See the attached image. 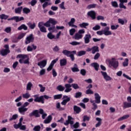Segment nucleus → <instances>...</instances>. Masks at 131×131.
Segmentation results:
<instances>
[{"instance_id":"obj_25","label":"nucleus","mask_w":131,"mask_h":131,"mask_svg":"<svg viewBox=\"0 0 131 131\" xmlns=\"http://www.w3.org/2000/svg\"><path fill=\"white\" fill-rule=\"evenodd\" d=\"M67 64V60H66V59L63 58V59H60V66H66Z\"/></svg>"},{"instance_id":"obj_5","label":"nucleus","mask_w":131,"mask_h":131,"mask_svg":"<svg viewBox=\"0 0 131 131\" xmlns=\"http://www.w3.org/2000/svg\"><path fill=\"white\" fill-rule=\"evenodd\" d=\"M62 54L64 55V56H67V57H70L71 58L72 61H74V55L71 53V51H69L67 50H64L62 51Z\"/></svg>"},{"instance_id":"obj_29","label":"nucleus","mask_w":131,"mask_h":131,"mask_svg":"<svg viewBox=\"0 0 131 131\" xmlns=\"http://www.w3.org/2000/svg\"><path fill=\"white\" fill-rule=\"evenodd\" d=\"M52 116L51 115L47 117V118L44 120V123L45 124L50 123V122L52 121Z\"/></svg>"},{"instance_id":"obj_53","label":"nucleus","mask_w":131,"mask_h":131,"mask_svg":"<svg viewBox=\"0 0 131 131\" xmlns=\"http://www.w3.org/2000/svg\"><path fill=\"white\" fill-rule=\"evenodd\" d=\"M100 29H101V26L98 25H96L93 28V30H94V31H97V30H100Z\"/></svg>"},{"instance_id":"obj_8","label":"nucleus","mask_w":131,"mask_h":131,"mask_svg":"<svg viewBox=\"0 0 131 131\" xmlns=\"http://www.w3.org/2000/svg\"><path fill=\"white\" fill-rule=\"evenodd\" d=\"M38 26L41 32H47V29L44 27L46 26V23H43L42 21H40L38 24Z\"/></svg>"},{"instance_id":"obj_48","label":"nucleus","mask_w":131,"mask_h":131,"mask_svg":"<svg viewBox=\"0 0 131 131\" xmlns=\"http://www.w3.org/2000/svg\"><path fill=\"white\" fill-rule=\"evenodd\" d=\"M74 23H75V18H72L68 23L69 26H71L72 25L74 24Z\"/></svg>"},{"instance_id":"obj_49","label":"nucleus","mask_w":131,"mask_h":131,"mask_svg":"<svg viewBox=\"0 0 131 131\" xmlns=\"http://www.w3.org/2000/svg\"><path fill=\"white\" fill-rule=\"evenodd\" d=\"M123 66L124 67H126V66H128V59L125 58V61L123 62Z\"/></svg>"},{"instance_id":"obj_6","label":"nucleus","mask_w":131,"mask_h":131,"mask_svg":"<svg viewBox=\"0 0 131 131\" xmlns=\"http://www.w3.org/2000/svg\"><path fill=\"white\" fill-rule=\"evenodd\" d=\"M74 123V118L72 117L69 116H68V120L66 121L64 123V125H69L70 124L71 126H72V124Z\"/></svg>"},{"instance_id":"obj_26","label":"nucleus","mask_w":131,"mask_h":131,"mask_svg":"<svg viewBox=\"0 0 131 131\" xmlns=\"http://www.w3.org/2000/svg\"><path fill=\"white\" fill-rule=\"evenodd\" d=\"M98 52H99V47L98 46H94L92 48V54H96Z\"/></svg>"},{"instance_id":"obj_28","label":"nucleus","mask_w":131,"mask_h":131,"mask_svg":"<svg viewBox=\"0 0 131 131\" xmlns=\"http://www.w3.org/2000/svg\"><path fill=\"white\" fill-rule=\"evenodd\" d=\"M123 108V109H126V108H131V102H124Z\"/></svg>"},{"instance_id":"obj_20","label":"nucleus","mask_w":131,"mask_h":131,"mask_svg":"<svg viewBox=\"0 0 131 131\" xmlns=\"http://www.w3.org/2000/svg\"><path fill=\"white\" fill-rule=\"evenodd\" d=\"M102 120L101 118H96V121H98V122L96 124L95 127H99V126H101V125L102 124Z\"/></svg>"},{"instance_id":"obj_21","label":"nucleus","mask_w":131,"mask_h":131,"mask_svg":"<svg viewBox=\"0 0 131 131\" xmlns=\"http://www.w3.org/2000/svg\"><path fill=\"white\" fill-rule=\"evenodd\" d=\"M36 46H35L34 45H32L31 46H29L27 47V50L28 52H32L33 50H36Z\"/></svg>"},{"instance_id":"obj_38","label":"nucleus","mask_w":131,"mask_h":131,"mask_svg":"<svg viewBox=\"0 0 131 131\" xmlns=\"http://www.w3.org/2000/svg\"><path fill=\"white\" fill-rule=\"evenodd\" d=\"M85 54H86V51L82 50L79 51L77 53V56L79 57H81V56H83V55H85Z\"/></svg>"},{"instance_id":"obj_15","label":"nucleus","mask_w":131,"mask_h":131,"mask_svg":"<svg viewBox=\"0 0 131 131\" xmlns=\"http://www.w3.org/2000/svg\"><path fill=\"white\" fill-rule=\"evenodd\" d=\"M88 16L91 17L93 20L96 19V13L94 11H90L87 13Z\"/></svg>"},{"instance_id":"obj_33","label":"nucleus","mask_w":131,"mask_h":131,"mask_svg":"<svg viewBox=\"0 0 131 131\" xmlns=\"http://www.w3.org/2000/svg\"><path fill=\"white\" fill-rule=\"evenodd\" d=\"M48 30L50 32H57V30L56 29V27H55V26H52V27H50L48 28Z\"/></svg>"},{"instance_id":"obj_41","label":"nucleus","mask_w":131,"mask_h":131,"mask_svg":"<svg viewBox=\"0 0 131 131\" xmlns=\"http://www.w3.org/2000/svg\"><path fill=\"white\" fill-rule=\"evenodd\" d=\"M57 90L59 92H63L64 90H65V87L62 86L61 85H59L57 86Z\"/></svg>"},{"instance_id":"obj_7","label":"nucleus","mask_w":131,"mask_h":131,"mask_svg":"<svg viewBox=\"0 0 131 131\" xmlns=\"http://www.w3.org/2000/svg\"><path fill=\"white\" fill-rule=\"evenodd\" d=\"M33 41H34V36H33V34H31L26 37L25 43L26 45H28L31 42H33Z\"/></svg>"},{"instance_id":"obj_16","label":"nucleus","mask_w":131,"mask_h":131,"mask_svg":"<svg viewBox=\"0 0 131 131\" xmlns=\"http://www.w3.org/2000/svg\"><path fill=\"white\" fill-rule=\"evenodd\" d=\"M66 88V90H64L65 93H69V92H71L72 91V89L71 88L72 85L70 84H66L64 85Z\"/></svg>"},{"instance_id":"obj_42","label":"nucleus","mask_w":131,"mask_h":131,"mask_svg":"<svg viewBox=\"0 0 131 131\" xmlns=\"http://www.w3.org/2000/svg\"><path fill=\"white\" fill-rule=\"evenodd\" d=\"M28 25L31 29H34V28H35V26H36V25L35 24V23H33V24L29 23L28 24Z\"/></svg>"},{"instance_id":"obj_50","label":"nucleus","mask_w":131,"mask_h":131,"mask_svg":"<svg viewBox=\"0 0 131 131\" xmlns=\"http://www.w3.org/2000/svg\"><path fill=\"white\" fill-rule=\"evenodd\" d=\"M119 27V25H111V29L112 30H116Z\"/></svg>"},{"instance_id":"obj_45","label":"nucleus","mask_w":131,"mask_h":131,"mask_svg":"<svg viewBox=\"0 0 131 131\" xmlns=\"http://www.w3.org/2000/svg\"><path fill=\"white\" fill-rule=\"evenodd\" d=\"M18 116V114L13 115L12 117L9 119V121H12V120H16Z\"/></svg>"},{"instance_id":"obj_19","label":"nucleus","mask_w":131,"mask_h":131,"mask_svg":"<svg viewBox=\"0 0 131 131\" xmlns=\"http://www.w3.org/2000/svg\"><path fill=\"white\" fill-rule=\"evenodd\" d=\"M2 56H7L9 53H10L9 49H2L0 52Z\"/></svg>"},{"instance_id":"obj_56","label":"nucleus","mask_w":131,"mask_h":131,"mask_svg":"<svg viewBox=\"0 0 131 131\" xmlns=\"http://www.w3.org/2000/svg\"><path fill=\"white\" fill-rule=\"evenodd\" d=\"M85 94H86V95H93L94 91H92L91 89H88L86 91Z\"/></svg>"},{"instance_id":"obj_54","label":"nucleus","mask_w":131,"mask_h":131,"mask_svg":"<svg viewBox=\"0 0 131 131\" xmlns=\"http://www.w3.org/2000/svg\"><path fill=\"white\" fill-rule=\"evenodd\" d=\"M56 108L57 109H58L59 110H60V111H62V110H64V108L61 107V104L59 102H58L56 104Z\"/></svg>"},{"instance_id":"obj_2","label":"nucleus","mask_w":131,"mask_h":131,"mask_svg":"<svg viewBox=\"0 0 131 131\" xmlns=\"http://www.w3.org/2000/svg\"><path fill=\"white\" fill-rule=\"evenodd\" d=\"M17 58H19V63L20 64H29V57L27 55L19 54L17 55Z\"/></svg>"},{"instance_id":"obj_17","label":"nucleus","mask_w":131,"mask_h":131,"mask_svg":"<svg viewBox=\"0 0 131 131\" xmlns=\"http://www.w3.org/2000/svg\"><path fill=\"white\" fill-rule=\"evenodd\" d=\"M39 95H34L33 97L35 99H50V98H51V97L48 96V95H43L41 96L40 97Z\"/></svg>"},{"instance_id":"obj_32","label":"nucleus","mask_w":131,"mask_h":131,"mask_svg":"<svg viewBox=\"0 0 131 131\" xmlns=\"http://www.w3.org/2000/svg\"><path fill=\"white\" fill-rule=\"evenodd\" d=\"M22 9H23V7H20L15 8V13L16 14H21V12H22Z\"/></svg>"},{"instance_id":"obj_30","label":"nucleus","mask_w":131,"mask_h":131,"mask_svg":"<svg viewBox=\"0 0 131 131\" xmlns=\"http://www.w3.org/2000/svg\"><path fill=\"white\" fill-rule=\"evenodd\" d=\"M72 71L73 72H79V70L78 67L76 64H74L73 68H72Z\"/></svg>"},{"instance_id":"obj_64","label":"nucleus","mask_w":131,"mask_h":131,"mask_svg":"<svg viewBox=\"0 0 131 131\" xmlns=\"http://www.w3.org/2000/svg\"><path fill=\"white\" fill-rule=\"evenodd\" d=\"M69 101H70V99H64L61 102V105H66Z\"/></svg>"},{"instance_id":"obj_60","label":"nucleus","mask_w":131,"mask_h":131,"mask_svg":"<svg viewBox=\"0 0 131 131\" xmlns=\"http://www.w3.org/2000/svg\"><path fill=\"white\" fill-rule=\"evenodd\" d=\"M40 126L39 125H37V126H35L33 129V131H40Z\"/></svg>"},{"instance_id":"obj_9","label":"nucleus","mask_w":131,"mask_h":131,"mask_svg":"<svg viewBox=\"0 0 131 131\" xmlns=\"http://www.w3.org/2000/svg\"><path fill=\"white\" fill-rule=\"evenodd\" d=\"M100 73H101L104 79L106 80V81H110V80H112V78L110 77V76L108 75L107 72L104 71H101Z\"/></svg>"},{"instance_id":"obj_1","label":"nucleus","mask_w":131,"mask_h":131,"mask_svg":"<svg viewBox=\"0 0 131 131\" xmlns=\"http://www.w3.org/2000/svg\"><path fill=\"white\" fill-rule=\"evenodd\" d=\"M105 63L109 66V67H113L115 69H117L119 66V62L116 61V58L113 57L111 59L107 58L105 60Z\"/></svg>"},{"instance_id":"obj_57","label":"nucleus","mask_w":131,"mask_h":131,"mask_svg":"<svg viewBox=\"0 0 131 131\" xmlns=\"http://www.w3.org/2000/svg\"><path fill=\"white\" fill-rule=\"evenodd\" d=\"M96 6L97 4H90L87 7V9H89V10L91 9H94V8H96Z\"/></svg>"},{"instance_id":"obj_31","label":"nucleus","mask_w":131,"mask_h":131,"mask_svg":"<svg viewBox=\"0 0 131 131\" xmlns=\"http://www.w3.org/2000/svg\"><path fill=\"white\" fill-rule=\"evenodd\" d=\"M128 117H129V115H124V116H122V117H120V118H119L118 119V121H122V120L127 119V118H128Z\"/></svg>"},{"instance_id":"obj_27","label":"nucleus","mask_w":131,"mask_h":131,"mask_svg":"<svg viewBox=\"0 0 131 131\" xmlns=\"http://www.w3.org/2000/svg\"><path fill=\"white\" fill-rule=\"evenodd\" d=\"M39 113H40V114L42 115V119H45L48 115L47 114H46L43 112V110H42L41 108L39 109Z\"/></svg>"},{"instance_id":"obj_24","label":"nucleus","mask_w":131,"mask_h":131,"mask_svg":"<svg viewBox=\"0 0 131 131\" xmlns=\"http://www.w3.org/2000/svg\"><path fill=\"white\" fill-rule=\"evenodd\" d=\"M33 86V84L31 82H28L27 84L26 90L27 91H31V89H32Z\"/></svg>"},{"instance_id":"obj_35","label":"nucleus","mask_w":131,"mask_h":131,"mask_svg":"<svg viewBox=\"0 0 131 131\" xmlns=\"http://www.w3.org/2000/svg\"><path fill=\"white\" fill-rule=\"evenodd\" d=\"M27 26L26 25L23 24L21 25L18 28V30H22V29H24V30H27Z\"/></svg>"},{"instance_id":"obj_22","label":"nucleus","mask_w":131,"mask_h":131,"mask_svg":"<svg viewBox=\"0 0 131 131\" xmlns=\"http://www.w3.org/2000/svg\"><path fill=\"white\" fill-rule=\"evenodd\" d=\"M90 66H91V67H94L96 71H99V67H100L99 63L97 62H93L90 64Z\"/></svg>"},{"instance_id":"obj_44","label":"nucleus","mask_w":131,"mask_h":131,"mask_svg":"<svg viewBox=\"0 0 131 131\" xmlns=\"http://www.w3.org/2000/svg\"><path fill=\"white\" fill-rule=\"evenodd\" d=\"M23 12L25 14H29V13L30 12V9H29V8H24L23 9Z\"/></svg>"},{"instance_id":"obj_40","label":"nucleus","mask_w":131,"mask_h":131,"mask_svg":"<svg viewBox=\"0 0 131 131\" xmlns=\"http://www.w3.org/2000/svg\"><path fill=\"white\" fill-rule=\"evenodd\" d=\"M51 5H52V3H51V2H45L42 5V8L43 9H46V8L48 7V6H51Z\"/></svg>"},{"instance_id":"obj_37","label":"nucleus","mask_w":131,"mask_h":131,"mask_svg":"<svg viewBox=\"0 0 131 131\" xmlns=\"http://www.w3.org/2000/svg\"><path fill=\"white\" fill-rule=\"evenodd\" d=\"M79 26L81 28H85L86 26H89V23H82L81 24H79Z\"/></svg>"},{"instance_id":"obj_47","label":"nucleus","mask_w":131,"mask_h":131,"mask_svg":"<svg viewBox=\"0 0 131 131\" xmlns=\"http://www.w3.org/2000/svg\"><path fill=\"white\" fill-rule=\"evenodd\" d=\"M4 31L6 32V33H11V32L12 31V28H11V27H7L4 30Z\"/></svg>"},{"instance_id":"obj_58","label":"nucleus","mask_w":131,"mask_h":131,"mask_svg":"<svg viewBox=\"0 0 131 131\" xmlns=\"http://www.w3.org/2000/svg\"><path fill=\"white\" fill-rule=\"evenodd\" d=\"M39 88H40V92H41V93H43V92H45V91H46V87H43L42 86V85L39 84Z\"/></svg>"},{"instance_id":"obj_46","label":"nucleus","mask_w":131,"mask_h":131,"mask_svg":"<svg viewBox=\"0 0 131 131\" xmlns=\"http://www.w3.org/2000/svg\"><path fill=\"white\" fill-rule=\"evenodd\" d=\"M76 30L74 28L71 29L69 30L70 35H71V36L74 35V33H75Z\"/></svg>"},{"instance_id":"obj_63","label":"nucleus","mask_w":131,"mask_h":131,"mask_svg":"<svg viewBox=\"0 0 131 131\" xmlns=\"http://www.w3.org/2000/svg\"><path fill=\"white\" fill-rule=\"evenodd\" d=\"M82 95V93H81V92H77L75 94V98H80Z\"/></svg>"},{"instance_id":"obj_36","label":"nucleus","mask_w":131,"mask_h":131,"mask_svg":"<svg viewBox=\"0 0 131 131\" xmlns=\"http://www.w3.org/2000/svg\"><path fill=\"white\" fill-rule=\"evenodd\" d=\"M71 127V128H78L79 127V122H76L75 124H73Z\"/></svg>"},{"instance_id":"obj_59","label":"nucleus","mask_w":131,"mask_h":131,"mask_svg":"<svg viewBox=\"0 0 131 131\" xmlns=\"http://www.w3.org/2000/svg\"><path fill=\"white\" fill-rule=\"evenodd\" d=\"M90 119V117H88V116H84L83 117V122H85V121H89Z\"/></svg>"},{"instance_id":"obj_14","label":"nucleus","mask_w":131,"mask_h":131,"mask_svg":"<svg viewBox=\"0 0 131 131\" xmlns=\"http://www.w3.org/2000/svg\"><path fill=\"white\" fill-rule=\"evenodd\" d=\"M39 112V111H38V110H36L33 111L32 113H30L29 114V116L30 117H32V116H35L36 117H39V114H38V113Z\"/></svg>"},{"instance_id":"obj_62","label":"nucleus","mask_w":131,"mask_h":131,"mask_svg":"<svg viewBox=\"0 0 131 131\" xmlns=\"http://www.w3.org/2000/svg\"><path fill=\"white\" fill-rule=\"evenodd\" d=\"M72 86L74 89V90H77V89H79V86H78V84L76 83H73L72 84Z\"/></svg>"},{"instance_id":"obj_51","label":"nucleus","mask_w":131,"mask_h":131,"mask_svg":"<svg viewBox=\"0 0 131 131\" xmlns=\"http://www.w3.org/2000/svg\"><path fill=\"white\" fill-rule=\"evenodd\" d=\"M34 101L38 102V103H41L42 104H43V103H45V99H35Z\"/></svg>"},{"instance_id":"obj_11","label":"nucleus","mask_w":131,"mask_h":131,"mask_svg":"<svg viewBox=\"0 0 131 131\" xmlns=\"http://www.w3.org/2000/svg\"><path fill=\"white\" fill-rule=\"evenodd\" d=\"M28 110V108L25 107L23 106V105L18 108V112L23 115H24V114H25V112H26Z\"/></svg>"},{"instance_id":"obj_52","label":"nucleus","mask_w":131,"mask_h":131,"mask_svg":"<svg viewBox=\"0 0 131 131\" xmlns=\"http://www.w3.org/2000/svg\"><path fill=\"white\" fill-rule=\"evenodd\" d=\"M47 37H48V38H49V39H53L55 38V35H53V34H52V33H49L47 35Z\"/></svg>"},{"instance_id":"obj_61","label":"nucleus","mask_w":131,"mask_h":131,"mask_svg":"<svg viewBox=\"0 0 131 131\" xmlns=\"http://www.w3.org/2000/svg\"><path fill=\"white\" fill-rule=\"evenodd\" d=\"M70 45H72V46H79V45H80V42H77V41H72L70 43Z\"/></svg>"},{"instance_id":"obj_10","label":"nucleus","mask_w":131,"mask_h":131,"mask_svg":"<svg viewBox=\"0 0 131 131\" xmlns=\"http://www.w3.org/2000/svg\"><path fill=\"white\" fill-rule=\"evenodd\" d=\"M47 63H48V61L47 60H43L38 62L37 63V66L42 69V68H45V67L47 66Z\"/></svg>"},{"instance_id":"obj_43","label":"nucleus","mask_w":131,"mask_h":131,"mask_svg":"<svg viewBox=\"0 0 131 131\" xmlns=\"http://www.w3.org/2000/svg\"><path fill=\"white\" fill-rule=\"evenodd\" d=\"M65 2H62L59 5V7L61 10H66V8L64 6Z\"/></svg>"},{"instance_id":"obj_13","label":"nucleus","mask_w":131,"mask_h":131,"mask_svg":"<svg viewBox=\"0 0 131 131\" xmlns=\"http://www.w3.org/2000/svg\"><path fill=\"white\" fill-rule=\"evenodd\" d=\"M110 28L109 27H106L103 30V34L106 36L108 35H111L112 34V32L109 30Z\"/></svg>"},{"instance_id":"obj_34","label":"nucleus","mask_w":131,"mask_h":131,"mask_svg":"<svg viewBox=\"0 0 131 131\" xmlns=\"http://www.w3.org/2000/svg\"><path fill=\"white\" fill-rule=\"evenodd\" d=\"M23 20H24V17H23L14 16V20L15 22H20V21H22Z\"/></svg>"},{"instance_id":"obj_39","label":"nucleus","mask_w":131,"mask_h":131,"mask_svg":"<svg viewBox=\"0 0 131 131\" xmlns=\"http://www.w3.org/2000/svg\"><path fill=\"white\" fill-rule=\"evenodd\" d=\"M8 18H9V16L5 14H2L0 15V19H1L2 20H7V19Z\"/></svg>"},{"instance_id":"obj_4","label":"nucleus","mask_w":131,"mask_h":131,"mask_svg":"<svg viewBox=\"0 0 131 131\" xmlns=\"http://www.w3.org/2000/svg\"><path fill=\"white\" fill-rule=\"evenodd\" d=\"M58 24V21L55 20L54 18H50L48 21L45 23L46 27H50L51 26V24L53 26L56 25V24Z\"/></svg>"},{"instance_id":"obj_23","label":"nucleus","mask_w":131,"mask_h":131,"mask_svg":"<svg viewBox=\"0 0 131 131\" xmlns=\"http://www.w3.org/2000/svg\"><path fill=\"white\" fill-rule=\"evenodd\" d=\"M118 22L121 25H124V24H126V23H127V20L126 19H123L122 18H119L118 19Z\"/></svg>"},{"instance_id":"obj_55","label":"nucleus","mask_w":131,"mask_h":131,"mask_svg":"<svg viewBox=\"0 0 131 131\" xmlns=\"http://www.w3.org/2000/svg\"><path fill=\"white\" fill-rule=\"evenodd\" d=\"M111 4H112V6L114 8H118V4L117 3V2L113 1V2H112Z\"/></svg>"},{"instance_id":"obj_3","label":"nucleus","mask_w":131,"mask_h":131,"mask_svg":"<svg viewBox=\"0 0 131 131\" xmlns=\"http://www.w3.org/2000/svg\"><path fill=\"white\" fill-rule=\"evenodd\" d=\"M85 33V30L84 29H82L78 30L77 33H76L74 38L76 40H79V39H81L82 37H83V34Z\"/></svg>"},{"instance_id":"obj_18","label":"nucleus","mask_w":131,"mask_h":131,"mask_svg":"<svg viewBox=\"0 0 131 131\" xmlns=\"http://www.w3.org/2000/svg\"><path fill=\"white\" fill-rule=\"evenodd\" d=\"M73 109L76 114H79V113L81 112V108L79 107V106H77V105H74Z\"/></svg>"},{"instance_id":"obj_12","label":"nucleus","mask_w":131,"mask_h":131,"mask_svg":"<svg viewBox=\"0 0 131 131\" xmlns=\"http://www.w3.org/2000/svg\"><path fill=\"white\" fill-rule=\"evenodd\" d=\"M91 38H92V36L91 34H85L84 37V41L85 43H90L91 41Z\"/></svg>"}]
</instances>
